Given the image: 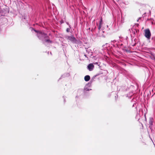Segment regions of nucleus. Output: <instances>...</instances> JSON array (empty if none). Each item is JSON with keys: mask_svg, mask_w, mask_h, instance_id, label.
Masks as SVG:
<instances>
[{"mask_svg": "<svg viewBox=\"0 0 155 155\" xmlns=\"http://www.w3.org/2000/svg\"><path fill=\"white\" fill-rule=\"evenodd\" d=\"M37 33V36L40 39L42 40L44 42L47 43H52V41L49 39H46L48 37L47 35L44 33L43 32L38 31L35 30L33 29Z\"/></svg>", "mask_w": 155, "mask_h": 155, "instance_id": "1", "label": "nucleus"}, {"mask_svg": "<svg viewBox=\"0 0 155 155\" xmlns=\"http://www.w3.org/2000/svg\"><path fill=\"white\" fill-rule=\"evenodd\" d=\"M102 19L101 18L100 21L99 25L98 27V29L99 30V31L97 33H96L97 36H102L103 35V33L104 32V31L103 30H100L101 28V26L102 24Z\"/></svg>", "mask_w": 155, "mask_h": 155, "instance_id": "2", "label": "nucleus"}, {"mask_svg": "<svg viewBox=\"0 0 155 155\" xmlns=\"http://www.w3.org/2000/svg\"><path fill=\"white\" fill-rule=\"evenodd\" d=\"M145 36L147 38L150 39L151 36V34L149 29H146L145 30Z\"/></svg>", "mask_w": 155, "mask_h": 155, "instance_id": "3", "label": "nucleus"}, {"mask_svg": "<svg viewBox=\"0 0 155 155\" xmlns=\"http://www.w3.org/2000/svg\"><path fill=\"white\" fill-rule=\"evenodd\" d=\"M66 38L72 42H75L76 41V38L73 36H68L66 37Z\"/></svg>", "mask_w": 155, "mask_h": 155, "instance_id": "4", "label": "nucleus"}, {"mask_svg": "<svg viewBox=\"0 0 155 155\" xmlns=\"http://www.w3.org/2000/svg\"><path fill=\"white\" fill-rule=\"evenodd\" d=\"M94 67V66L93 64H90L87 66V69L89 71H92Z\"/></svg>", "mask_w": 155, "mask_h": 155, "instance_id": "5", "label": "nucleus"}, {"mask_svg": "<svg viewBox=\"0 0 155 155\" xmlns=\"http://www.w3.org/2000/svg\"><path fill=\"white\" fill-rule=\"evenodd\" d=\"M90 76L88 75H87L85 76L84 78L85 81H89L90 80Z\"/></svg>", "mask_w": 155, "mask_h": 155, "instance_id": "6", "label": "nucleus"}, {"mask_svg": "<svg viewBox=\"0 0 155 155\" xmlns=\"http://www.w3.org/2000/svg\"><path fill=\"white\" fill-rule=\"evenodd\" d=\"M153 119L152 118H150L149 122V124L150 125L149 126L150 127H151V126L153 125Z\"/></svg>", "mask_w": 155, "mask_h": 155, "instance_id": "7", "label": "nucleus"}, {"mask_svg": "<svg viewBox=\"0 0 155 155\" xmlns=\"http://www.w3.org/2000/svg\"><path fill=\"white\" fill-rule=\"evenodd\" d=\"M69 30H70V28H67L66 29V31L68 32H69Z\"/></svg>", "mask_w": 155, "mask_h": 155, "instance_id": "8", "label": "nucleus"}, {"mask_svg": "<svg viewBox=\"0 0 155 155\" xmlns=\"http://www.w3.org/2000/svg\"><path fill=\"white\" fill-rule=\"evenodd\" d=\"M96 28V27H95V28H94V29H95V28ZM94 29H91V31H92L93 32V31H94Z\"/></svg>", "mask_w": 155, "mask_h": 155, "instance_id": "9", "label": "nucleus"}, {"mask_svg": "<svg viewBox=\"0 0 155 155\" xmlns=\"http://www.w3.org/2000/svg\"><path fill=\"white\" fill-rule=\"evenodd\" d=\"M141 19V18H138V19L137 20V21H138H138H139Z\"/></svg>", "mask_w": 155, "mask_h": 155, "instance_id": "10", "label": "nucleus"}, {"mask_svg": "<svg viewBox=\"0 0 155 155\" xmlns=\"http://www.w3.org/2000/svg\"><path fill=\"white\" fill-rule=\"evenodd\" d=\"M133 106H134V104H133Z\"/></svg>", "mask_w": 155, "mask_h": 155, "instance_id": "11", "label": "nucleus"}, {"mask_svg": "<svg viewBox=\"0 0 155 155\" xmlns=\"http://www.w3.org/2000/svg\"><path fill=\"white\" fill-rule=\"evenodd\" d=\"M84 56L86 57V55H84Z\"/></svg>", "mask_w": 155, "mask_h": 155, "instance_id": "12", "label": "nucleus"}]
</instances>
